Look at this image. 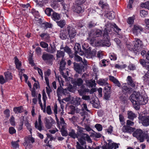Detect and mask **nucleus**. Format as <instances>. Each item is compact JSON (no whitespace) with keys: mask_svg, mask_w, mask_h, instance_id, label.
<instances>
[{"mask_svg":"<svg viewBox=\"0 0 149 149\" xmlns=\"http://www.w3.org/2000/svg\"><path fill=\"white\" fill-rule=\"evenodd\" d=\"M129 98L136 110L139 109L140 105H144L147 103L148 100L146 95H141L139 93L135 91L133 92Z\"/></svg>","mask_w":149,"mask_h":149,"instance_id":"f257e3e1","label":"nucleus"},{"mask_svg":"<svg viewBox=\"0 0 149 149\" xmlns=\"http://www.w3.org/2000/svg\"><path fill=\"white\" fill-rule=\"evenodd\" d=\"M133 136L137 138L140 142H143L144 138L146 137L147 134L146 132L140 129H137L133 133Z\"/></svg>","mask_w":149,"mask_h":149,"instance_id":"f03ea898","label":"nucleus"},{"mask_svg":"<svg viewBox=\"0 0 149 149\" xmlns=\"http://www.w3.org/2000/svg\"><path fill=\"white\" fill-rule=\"evenodd\" d=\"M56 78L58 80L60 85V87L58 88L57 90V95H60L61 93H62L64 95H66L67 93V89H63L62 87V86H63L64 81L62 80L61 78V77H58L57 78V77H56Z\"/></svg>","mask_w":149,"mask_h":149,"instance_id":"7ed1b4c3","label":"nucleus"},{"mask_svg":"<svg viewBox=\"0 0 149 149\" xmlns=\"http://www.w3.org/2000/svg\"><path fill=\"white\" fill-rule=\"evenodd\" d=\"M108 143H106L103 146V149H112L114 147L116 149L118 148V144L113 143L111 140H108Z\"/></svg>","mask_w":149,"mask_h":149,"instance_id":"20e7f679","label":"nucleus"},{"mask_svg":"<svg viewBox=\"0 0 149 149\" xmlns=\"http://www.w3.org/2000/svg\"><path fill=\"white\" fill-rule=\"evenodd\" d=\"M104 38H106V39L104 41L101 40L96 42V44L97 46H105L109 47L110 45V43L109 40V38L107 34H104Z\"/></svg>","mask_w":149,"mask_h":149,"instance_id":"39448f33","label":"nucleus"},{"mask_svg":"<svg viewBox=\"0 0 149 149\" xmlns=\"http://www.w3.org/2000/svg\"><path fill=\"white\" fill-rule=\"evenodd\" d=\"M66 30L68 36L70 39L73 38L76 34L75 29L72 26H68Z\"/></svg>","mask_w":149,"mask_h":149,"instance_id":"423d86ee","label":"nucleus"},{"mask_svg":"<svg viewBox=\"0 0 149 149\" xmlns=\"http://www.w3.org/2000/svg\"><path fill=\"white\" fill-rule=\"evenodd\" d=\"M65 65L66 62L65 59L64 58H62L60 62L59 69L61 74L65 79L66 80L67 79L68 77L64 74V73L63 71V70H65Z\"/></svg>","mask_w":149,"mask_h":149,"instance_id":"0eeeda50","label":"nucleus"},{"mask_svg":"<svg viewBox=\"0 0 149 149\" xmlns=\"http://www.w3.org/2000/svg\"><path fill=\"white\" fill-rule=\"evenodd\" d=\"M45 120V126L48 129H50L53 124L54 123V120L51 117L48 118H46Z\"/></svg>","mask_w":149,"mask_h":149,"instance_id":"6e6552de","label":"nucleus"},{"mask_svg":"<svg viewBox=\"0 0 149 149\" xmlns=\"http://www.w3.org/2000/svg\"><path fill=\"white\" fill-rule=\"evenodd\" d=\"M143 29L141 26L138 25H134L133 28V32L136 36L140 33V31H142Z\"/></svg>","mask_w":149,"mask_h":149,"instance_id":"1a4fd4ad","label":"nucleus"},{"mask_svg":"<svg viewBox=\"0 0 149 149\" xmlns=\"http://www.w3.org/2000/svg\"><path fill=\"white\" fill-rule=\"evenodd\" d=\"M126 124L127 127H125V129L126 130V132H130L133 131L134 128L132 127H130L129 126H133L134 124V122L129 120H127Z\"/></svg>","mask_w":149,"mask_h":149,"instance_id":"9d476101","label":"nucleus"},{"mask_svg":"<svg viewBox=\"0 0 149 149\" xmlns=\"http://www.w3.org/2000/svg\"><path fill=\"white\" fill-rule=\"evenodd\" d=\"M14 62L16 65V68L20 72H23L24 70L21 68L22 65L21 62L19 61L16 57H15Z\"/></svg>","mask_w":149,"mask_h":149,"instance_id":"9b49d317","label":"nucleus"},{"mask_svg":"<svg viewBox=\"0 0 149 149\" xmlns=\"http://www.w3.org/2000/svg\"><path fill=\"white\" fill-rule=\"evenodd\" d=\"M140 122L144 126H147L149 125V118L147 117L142 116L139 117Z\"/></svg>","mask_w":149,"mask_h":149,"instance_id":"f8f14e48","label":"nucleus"},{"mask_svg":"<svg viewBox=\"0 0 149 149\" xmlns=\"http://www.w3.org/2000/svg\"><path fill=\"white\" fill-rule=\"evenodd\" d=\"M142 42L140 39L138 38H135L133 41V44L134 46V49L136 50H138L140 48Z\"/></svg>","mask_w":149,"mask_h":149,"instance_id":"ddd939ff","label":"nucleus"},{"mask_svg":"<svg viewBox=\"0 0 149 149\" xmlns=\"http://www.w3.org/2000/svg\"><path fill=\"white\" fill-rule=\"evenodd\" d=\"M34 142V139L30 136L26 137L25 138L24 143L25 145L28 146L30 145L31 143H33Z\"/></svg>","mask_w":149,"mask_h":149,"instance_id":"4468645a","label":"nucleus"},{"mask_svg":"<svg viewBox=\"0 0 149 149\" xmlns=\"http://www.w3.org/2000/svg\"><path fill=\"white\" fill-rule=\"evenodd\" d=\"M51 17L52 19L56 22L60 20L61 18V15L55 12L52 14Z\"/></svg>","mask_w":149,"mask_h":149,"instance_id":"2eb2a0df","label":"nucleus"},{"mask_svg":"<svg viewBox=\"0 0 149 149\" xmlns=\"http://www.w3.org/2000/svg\"><path fill=\"white\" fill-rule=\"evenodd\" d=\"M41 116L40 115H39L38 118V124L37 121H36L35 124V127L39 130V131H41L42 130L41 126Z\"/></svg>","mask_w":149,"mask_h":149,"instance_id":"dca6fc26","label":"nucleus"},{"mask_svg":"<svg viewBox=\"0 0 149 149\" xmlns=\"http://www.w3.org/2000/svg\"><path fill=\"white\" fill-rule=\"evenodd\" d=\"M86 85L89 88L95 87L96 85L94 80H86L85 81Z\"/></svg>","mask_w":149,"mask_h":149,"instance_id":"f3484780","label":"nucleus"},{"mask_svg":"<svg viewBox=\"0 0 149 149\" xmlns=\"http://www.w3.org/2000/svg\"><path fill=\"white\" fill-rule=\"evenodd\" d=\"M132 89L128 87L127 86L126 83H124L122 85V91L125 93H130L132 91Z\"/></svg>","mask_w":149,"mask_h":149,"instance_id":"a211bd4d","label":"nucleus"},{"mask_svg":"<svg viewBox=\"0 0 149 149\" xmlns=\"http://www.w3.org/2000/svg\"><path fill=\"white\" fill-rule=\"evenodd\" d=\"M90 91L89 90L86 88L84 85H82L80 89L78 91L79 95H82L85 94L86 92H88Z\"/></svg>","mask_w":149,"mask_h":149,"instance_id":"6ab92c4d","label":"nucleus"},{"mask_svg":"<svg viewBox=\"0 0 149 149\" xmlns=\"http://www.w3.org/2000/svg\"><path fill=\"white\" fill-rule=\"evenodd\" d=\"M109 79L111 81L113 82L116 86L118 87H120L121 86V84L119 81L113 76H109Z\"/></svg>","mask_w":149,"mask_h":149,"instance_id":"aec40b11","label":"nucleus"},{"mask_svg":"<svg viewBox=\"0 0 149 149\" xmlns=\"http://www.w3.org/2000/svg\"><path fill=\"white\" fill-rule=\"evenodd\" d=\"M74 68L76 72L79 74L81 73L84 71L83 67L78 64L75 65L74 66Z\"/></svg>","mask_w":149,"mask_h":149,"instance_id":"412c9836","label":"nucleus"},{"mask_svg":"<svg viewBox=\"0 0 149 149\" xmlns=\"http://www.w3.org/2000/svg\"><path fill=\"white\" fill-rule=\"evenodd\" d=\"M72 10L73 11L78 13H81L83 11V9L80 6L76 5L73 7Z\"/></svg>","mask_w":149,"mask_h":149,"instance_id":"4be33fe9","label":"nucleus"},{"mask_svg":"<svg viewBox=\"0 0 149 149\" xmlns=\"http://www.w3.org/2000/svg\"><path fill=\"white\" fill-rule=\"evenodd\" d=\"M53 57V55H52L45 54H43L42 58L43 60L47 61L52 59Z\"/></svg>","mask_w":149,"mask_h":149,"instance_id":"5701e85b","label":"nucleus"},{"mask_svg":"<svg viewBox=\"0 0 149 149\" xmlns=\"http://www.w3.org/2000/svg\"><path fill=\"white\" fill-rule=\"evenodd\" d=\"M56 50V47L53 46L51 44H50V46L47 48L46 51L48 53L52 54L55 52Z\"/></svg>","mask_w":149,"mask_h":149,"instance_id":"b1692460","label":"nucleus"},{"mask_svg":"<svg viewBox=\"0 0 149 149\" xmlns=\"http://www.w3.org/2000/svg\"><path fill=\"white\" fill-rule=\"evenodd\" d=\"M60 37L62 40H65L67 38L68 34L66 30H62L61 31Z\"/></svg>","mask_w":149,"mask_h":149,"instance_id":"393cba45","label":"nucleus"},{"mask_svg":"<svg viewBox=\"0 0 149 149\" xmlns=\"http://www.w3.org/2000/svg\"><path fill=\"white\" fill-rule=\"evenodd\" d=\"M127 115L128 118L132 120H133L134 118L136 117L135 113H134L133 111H127Z\"/></svg>","mask_w":149,"mask_h":149,"instance_id":"a878e982","label":"nucleus"},{"mask_svg":"<svg viewBox=\"0 0 149 149\" xmlns=\"http://www.w3.org/2000/svg\"><path fill=\"white\" fill-rule=\"evenodd\" d=\"M98 84L101 86H105L108 84L107 79H99L97 82Z\"/></svg>","mask_w":149,"mask_h":149,"instance_id":"bb28decb","label":"nucleus"},{"mask_svg":"<svg viewBox=\"0 0 149 149\" xmlns=\"http://www.w3.org/2000/svg\"><path fill=\"white\" fill-rule=\"evenodd\" d=\"M81 137L85 140H86L88 143H91L92 142L91 138L87 134L85 133L83 134Z\"/></svg>","mask_w":149,"mask_h":149,"instance_id":"cd10ccee","label":"nucleus"},{"mask_svg":"<svg viewBox=\"0 0 149 149\" xmlns=\"http://www.w3.org/2000/svg\"><path fill=\"white\" fill-rule=\"evenodd\" d=\"M50 74V70H48L45 72V78L47 84L49 85V80L48 77Z\"/></svg>","mask_w":149,"mask_h":149,"instance_id":"c85d7f7f","label":"nucleus"},{"mask_svg":"<svg viewBox=\"0 0 149 149\" xmlns=\"http://www.w3.org/2000/svg\"><path fill=\"white\" fill-rule=\"evenodd\" d=\"M69 136L73 139L77 137V135L73 129H71L68 134Z\"/></svg>","mask_w":149,"mask_h":149,"instance_id":"c756f323","label":"nucleus"},{"mask_svg":"<svg viewBox=\"0 0 149 149\" xmlns=\"http://www.w3.org/2000/svg\"><path fill=\"white\" fill-rule=\"evenodd\" d=\"M13 111L16 113H21L23 111V107L20 106L18 107H15L13 109Z\"/></svg>","mask_w":149,"mask_h":149,"instance_id":"7c9ffc66","label":"nucleus"},{"mask_svg":"<svg viewBox=\"0 0 149 149\" xmlns=\"http://www.w3.org/2000/svg\"><path fill=\"white\" fill-rule=\"evenodd\" d=\"M57 25L61 28H63L66 24L65 21L64 20H61L56 22Z\"/></svg>","mask_w":149,"mask_h":149,"instance_id":"2f4dec72","label":"nucleus"},{"mask_svg":"<svg viewBox=\"0 0 149 149\" xmlns=\"http://www.w3.org/2000/svg\"><path fill=\"white\" fill-rule=\"evenodd\" d=\"M52 26V25L51 24L47 22H44L41 25L42 27L45 29L47 28H51Z\"/></svg>","mask_w":149,"mask_h":149,"instance_id":"473e14b6","label":"nucleus"},{"mask_svg":"<svg viewBox=\"0 0 149 149\" xmlns=\"http://www.w3.org/2000/svg\"><path fill=\"white\" fill-rule=\"evenodd\" d=\"M6 80H10L12 79V76L11 73L9 72H7L4 73Z\"/></svg>","mask_w":149,"mask_h":149,"instance_id":"72a5a7b5","label":"nucleus"},{"mask_svg":"<svg viewBox=\"0 0 149 149\" xmlns=\"http://www.w3.org/2000/svg\"><path fill=\"white\" fill-rule=\"evenodd\" d=\"M54 12L52 9L50 8H47L45 10V14L48 16H51L52 14Z\"/></svg>","mask_w":149,"mask_h":149,"instance_id":"f704fd0d","label":"nucleus"},{"mask_svg":"<svg viewBox=\"0 0 149 149\" xmlns=\"http://www.w3.org/2000/svg\"><path fill=\"white\" fill-rule=\"evenodd\" d=\"M93 34V37H98L101 36L102 34L101 31L99 29L96 30L93 32L92 33V34Z\"/></svg>","mask_w":149,"mask_h":149,"instance_id":"c9c22d12","label":"nucleus"},{"mask_svg":"<svg viewBox=\"0 0 149 149\" xmlns=\"http://www.w3.org/2000/svg\"><path fill=\"white\" fill-rule=\"evenodd\" d=\"M139 62L143 67H145L147 70L148 69L149 70V65L146 64L145 60L143 59H141L139 60Z\"/></svg>","mask_w":149,"mask_h":149,"instance_id":"e433bc0d","label":"nucleus"},{"mask_svg":"<svg viewBox=\"0 0 149 149\" xmlns=\"http://www.w3.org/2000/svg\"><path fill=\"white\" fill-rule=\"evenodd\" d=\"M25 124L27 129L29 131L31 134H32V127L27 120L25 121Z\"/></svg>","mask_w":149,"mask_h":149,"instance_id":"4c0bfd02","label":"nucleus"},{"mask_svg":"<svg viewBox=\"0 0 149 149\" xmlns=\"http://www.w3.org/2000/svg\"><path fill=\"white\" fill-rule=\"evenodd\" d=\"M66 127H61V132L62 135L63 136H67L68 135L67 131L66 129Z\"/></svg>","mask_w":149,"mask_h":149,"instance_id":"58836bf2","label":"nucleus"},{"mask_svg":"<svg viewBox=\"0 0 149 149\" xmlns=\"http://www.w3.org/2000/svg\"><path fill=\"white\" fill-rule=\"evenodd\" d=\"M74 82L76 85L80 86L82 84L83 81L81 78H79L76 80Z\"/></svg>","mask_w":149,"mask_h":149,"instance_id":"ea45409f","label":"nucleus"},{"mask_svg":"<svg viewBox=\"0 0 149 149\" xmlns=\"http://www.w3.org/2000/svg\"><path fill=\"white\" fill-rule=\"evenodd\" d=\"M143 79L145 82L149 83V71L143 77Z\"/></svg>","mask_w":149,"mask_h":149,"instance_id":"a19ab883","label":"nucleus"},{"mask_svg":"<svg viewBox=\"0 0 149 149\" xmlns=\"http://www.w3.org/2000/svg\"><path fill=\"white\" fill-rule=\"evenodd\" d=\"M64 56V53L60 50H58L57 51L56 56L57 58H60L62 57L63 58Z\"/></svg>","mask_w":149,"mask_h":149,"instance_id":"79ce46f5","label":"nucleus"},{"mask_svg":"<svg viewBox=\"0 0 149 149\" xmlns=\"http://www.w3.org/2000/svg\"><path fill=\"white\" fill-rule=\"evenodd\" d=\"M61 49H63L64 51L66 52L67 53H68V54H69L70 56L72 58L73 57L72 56H71L70 55V54L71 53V50L70 48L67 46H66L64 47H61L60 48Z\"/></svg>","mask_w":149,"mask_h":149,"instance_id":"37998d69","label":"nucleus"},{"mask_svg":"<svg viewBox=\"0 0 149 149\" xmlns=\"http://www.w3.org/2000/svg\"><path fill=\"white\" fill-rule=\"evenodd\" d=\"M60 124H58L59 126H61V127H66V124L65 123L63 118L62 117H60Z\"/></svg>","mask_w":149,"mask_h":149,"instance_id":"c03bdc74","label":"nucleus"},{"mask_svg":"<svg viewBox=\"0 0 149 149\" xmlns=\"http://www.w3.org/2000/svg\"><path fill=\"white\" fill-rule=\"evenodd\" d=\"M51 6L54 9H56L58 7V4L56 1H54L51 3Z\"/></svg>","mask_w":149,"mask_h":149,"instance_id":"a18cd8bd","label":"nucleus"},{"mask_svg":"<svg viewBox=\"0 0 149 149\" xmlns=\"http://www.w3.org/2000/svg\"><path fill=\"white\" fill-rule=\"evenodd\" d=\"M40 36L42 38H45L46 39H48L49 38V34L47 33H42L40 35Z\"/></svg>","mask_w":149,"mask_h":149,"instance_id":"49530a36","label":"nucleus"},{"mask_svg":"<svg viewBox=\"0 0 149 149\" xmlns=\"http://www.w3.org/2000/svg\"><path fill=\"white\" fill-rule=\"evenodd\" d=\"M62 5L63 6V10L65 13H66L68 10L69 5L65 4L64 3H62Z\"/></svg>","mask_w":149,"mask_h":149,"instance_id":"de8ad7c7","label":"nucleus"},{"mask_svg":"<svg viewBox=\"0 0 149 149\" xmlns=\"http://www.w3.org/2000/svg\"><path fill=\"white\" fill-rule=\"evenodd\" d=\"M19 142V140H17L16 141H12L11 142V144L12 147L14 148H16L19 147V145L18 143Z\"/></svg>","mask_w":149,"mask_h":149,"instance_id":"09e8293b","label":"nucleus"},{"mask_svg":"<svg viewBox=\"0 0 149 149\" xmlns=\"http://www.w3.org/2000/svg\"><path fill=\"white\" fill-rule=\"evenodd\" d=\"M109 56L111 60L115 61L117 59L116 55L113 53H110Z\"/></svg>","mask_w":149,"mask_h":149,"instance_id":"8fccbe9b","label":"nucleus"},{"mask_svg":"<svg viewBox=\"0 0 149 149\" xmlns=\"http://www.w3.org/2000/svg\"><path fill=\"white\" fill-rule=\"evenodd\" d=\"M81 109L83 111H85L88 112H89V110L88 109L87 105L85 103H83L81 105Z\"/></svg>","mask_w":149,"mask_h":149,"instance_id":"3c124183","label":"nucleus"},{"mask_svg":"<svg viewBox=\"0 0 149 149\" xmlns=\"http://www.w3.org/2000/svg\"><path fill=\"white\" fill-rule=\"evenodd\" d=\"M95 128L99 131H101L102 129V126L100 124H97L95 125Z\"/></svg>","mask_w":149,"mask_h":149,"instance_id":"603ef678","label":"nucleus"},{"mask_svg":"<svg viewBox=\"0 0 149 149\" xmlns=\"http://www.w3.org/2000/svg\"><path fill=\"white\" fill-rule=\"evenodd\" d=\"M89 119L86 118L85 117H84L83 120L82 121V123L84 125L89 124L88 122Z\"/></svg>","mask_w":149,"mask_h":149,"instance_id":"864d4df0","label":"nucleus"},{"mask_svg":"<svg viewBox=\"0 0 149 149\" xmlns=\"http://www.w3.org/2000/svg\"><path fill=\"white\" fill-rule=\"evenodd\" d=\"M40 46L42 48H46L48 46V45L44 42H41L40 43Z\"/></svg>","mask_w":149,"mask_h":149,"instance_id":"5fc2aeb1","label":"nucleus"},{"mask_svg":"<svg viewBox=\"0 0 149 149\" xmlns=\"http://www.w3.org/2000/svg\"><path fill=\"white\" fill-rule=\"evenodd\" d=\"M35 51L38 55H40L41 54V49L39 47H36Z\"/></svg>","mask_w":149,"mask_h":149,"instance_id":"6e6d98bb","label":"nucleus"},{"mask_svg":"<svg viewBox=\"0 0 149 149\" xmlns=\"http://www.w3.org/2000/svg\"><path fill=\"white\" fill-rule=\"evenodd\" d=\"M101 134L100 133H96L92 134L90 135V136H92L94 137H95L97 138H99L101 137Z\"/></svg>","mask_w":149,"mask_h":149,"instance_id":"4d7b16f0","label":"nucleus"},{"mask_svg":"<svg viewBox=\"0 0 149 149\" xmlns=\"http://www.w3.org/2000/svg\"><path fill=\"white\" fill-rule=\"evenodd\" d=\"M113 127L110 125L107 129L106 130V131L109 134H111L113 131Z\"/></svg>","mask_w":149,"mask_h":149,"instance_id":"13d9d810","label":"nucleus"},{"mask_svg":"<svg viewBox=\"0 0 149 149\" xmlns=\"http://www.w3.org/2000/svg\"><path fill=\"white\" fill-rule=\"evenodd\" d=\"M70 112L69 113L70 114H74L75 113V107L73 106H71L70 107Z\"/></svg>","mask_w":149,"mask_h":149,"instance_id":"bf43d9fd","label":"nucleus"},{"mask_svg":"<svg viewBox=\"0 0 149 149\" xmlns=\"http://www.w3.org/2000/svg\"><path fill=\"white\" fill-rule=\"evenodd\" d=\"M75 60L77 61H82L83 62L82 58L79 56L75 55L74 57Z\"/></svg>","mask_w":149,"mask_h":149,"instance_id":"052dcab7","label":"nucleus"},{"mask_svg":"<svg viewBox=\"0 0 149 149\" xmlns=\"http://www.w3.org/2000/svg\"><path fill=\"white\" fill-rule=\"evenodd\" d=\"M48 87H46V92L48 94V95H49L51 91V90L49 85H49L47 84Z\"/></svg>","mask_w":149,"mask_h":149,"instance_id":"680f3d73","label":"nucleus"},{"mask_svg":"<svg viewBox=\"0 0 149 149\" xmlns=\"http://www.w3.org/2000/svg\"><path fill=\"white\" fill-rule=\"evenodd\" d=\"M148 1H147L144 3L141 4V6L142 8H144L148 9Z\"/></svg>","mask_w":149,"mask_h":149,"instance_id":"e2e57ef3","label":"nucleus"},{"mask_svg":"<svg viewBox=\"0 0 149 149\" xmlns=\"http://www.w3.org/2000/svg\"><path fill=\"white\" fill-rule=\"evenodd\" d=\"M85 127V129L88 132H90L92 130L90 127V125L89 124L84 125Z\"/></svg>","mask_w":149,"mask_h":149,"instance_id":"0e129e2a","label":"nucleus"},{"mask_svg":"<svg viewBox=\"0 0 149 149\" xmlns=\"http://www.w3.org/2000/svg\"><path fill=\"white\" fill-rule=\"evenodd\" d=\"M9 132L11 134H13L16 132V130L13 127H10L9 129Z\"/></svg>","mask_w":149,"mask_h":149,"instance_id":"69168bd1","label":"nucleus"},{"mask_svg":"<svg viewBox=\"0 0 149 149\" xmlns=\"http://www.w3.org/2000/svg\"><path fill=\"white\" fill-rule=\"evenodd\" d=\"M6 81L3 76H0V83L1 84H3L6 82Z\"/></svg>","mask_w":149,"mask_h":149,"instance_id":"338daca9","label":"nucleus"},{"mask_svg":"<svg viewBox=\"0 0 149 149\" xmlns=\"http://www.w3.org/2000/svg\"><path fill=\"white\" fill-rule=\"evenodd\" d=\"M134 22V18L133 17H129L128 19L127 22L130 24H132Z\"/></svg>","mask_w":149,"mask_h":149,"instance_id":"774afa93","label":"nucleus"}]
</instances>
